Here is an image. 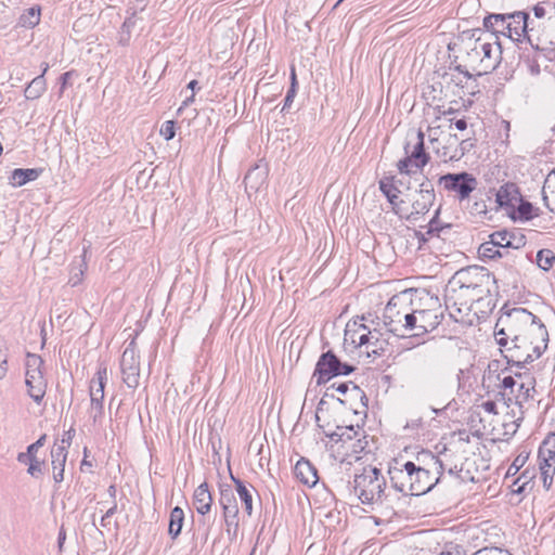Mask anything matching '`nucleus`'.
I'll return each mask as SVG.
<instances>
[{"instance_id":"56","label":"nucleus","mask_w":555,"mask_h":555,"mask_svg":"<svg viewBox=\"0 0 555 555\" xmlns=\"http://www.w3.org/2000/svg\"><path fill=\"white\" fill-rule=\"evenodd\" d=\"M356 434L353 427L345 428V430L341 434L335 433L333 436H338L339 439H341L344 436L347 437V439H352V435Z\"/></svg>"},{"instance_id":"9","label":"nucleus","mask_w":555,"mask_h":555,"mask_svg":"<svg viewBox=\"0 0 555 555\" xmlns=\"http://www.w3.org/2000/svg\"><path fill=\"white\" fill-rule=\"evenodd\" d=\"M438 184L448 193H452L460 202L468 199L477 189V179L468 172L447 173L439 178Z\"/></svg>"},{"instance_id":"63","label":"nucleus","mask_w":555,"mask_h":555,"mask_svg":"<svg viewBox=\"0 0 555 555\" xmlns=\"http://www.w3.org/2000/svg\"><path fill=\"white\" fill-rule=\"evenodd\" d=\"M543 201L545 203V205L547 206V208L552 211V212H555V206H551L550 203H548V196L547 195H544L543 196Z\"/></svg>"},{"instance_id":"32","label":"nucleus","mask_w":555,"mask_h":555,"mask_svg":"<svg viewBox=\"0 0 555 555\" xmlns=\"http://www.w3.org/2000/svg\"><path fill=\"white\" fill-rule=\"evenodd\" d=\"M478 254L481 258L495 259L504 257L507 251H501V249L489 240L479 246Z\"/></svg>"},{"instance_id":"62","label":"nucleus","mask_w":555,"mask_h":555,"mask_svg":"<svg viewBox=\"0 0 555 555\" xmlns=\"http://www.w3.org/2000/svg\"><path fill=\"white\" fill-rule=\"evenodd\" d=\"M194 101V93H192L189 98H186L183 103H182V106L179 108V112L182 109L183 106H188L190 103H192Z\"/></svg>"},{"instance_id":"47","label":"nucleus","mask_w":555,"mask_h":555,"mask_svg":"<svg viewBox=\"0 0 555 555\" xmlns=\"http://www.w3.org/2000/svg\"><path fill=\"white\" fill-rule=\"evenodd\" d=\"M449 121V129H452L453 126L455 127V129L460 130V131H464L467 129V121L464 119V118H461V119H457L455 121H453V119H448Z\"/></svg>"},{"instance_id":"46","label":"nucleus","mask_w":555,"mask_h":555,"mask_svg":"<svg viewBox=\"0 0 555 555\" xmlns=\"http://www.w3.org/2000/svg\"><path fill=\"white\" fill-rule=\"evenodd\" d=\"M183 522H169L168 527V533L171 535L172 539H176L181 530H182Z\"/></svg>"},{"instance_id":"27","label":"nucleus","mask_w":555,"mask_h":555,"mask_svg":"<svg viewBox=\"0 0 555 555\" xmlns=\"http://www.w3.org/2000/svg\"><path fill=\"white\" fill-rule=\"evenodd\" d=\"M492 377H494L495 379H498L500 382V387L504 390V395L515 396V393L517 391V390H515V387L518 388V385H519L518 380L515 377H513L511 375H504L503 377H501L500 374L494 375L491 372H488L487 375H483V383L486 382L487 378L489 380H491Z\"/></svg>"},{"instance_id":"36","label":"nucleus","mask_w":555,"mask_h":555,"mask_svg":"<svg viewBox=\"0 0 555 555\" xmlns=\"http://www.w3.org/2000/svg\"><path fill=\"white\" fill-rule=\"evenodd\" d=\"M541 456L555 459V433H550L542 441L539 452Z\"/></svg>"},{"instance_id":"18","label":"nucleus","mask_w":555,"mask_h":555,"mask_svg":"<svg viewBox=\"0 0 555 555\" xmlns=\"http://www.w3.org/2000/svg\"><path fill=\"white\" fill-rule=\"evenodd\" d=\"M295 477L304 485L313 487L318 480L317 468L306 459H300L294 468Z\"/></svg>"},{"instance_id":"7","label":"nucleus","mask_w":555,"mask_h":555,"mask_svg":"<svg viewBox=\"0 0 555 555\" xmlns=\"http://www.w3.org/2000/svg\"><path fill=\"white\" fill-rule=\"evenodd\" d=\"M43 360L35 353H27L25 360V384L29 397L37 403L43 399L47 390V379L43 373Z\"/></svg>"},{"instance_id":"53","label":"nucleus","mask_w":555,"mask_h":555,"mask_svg":"<svg viewBox=\"0 0 555 555\" xmlns=\"http://www.w3.org/2000/svg\"><path fill=\"white\" fill-rule=\"evenodd\" d=\"M533 15H534V17H535L537 20H539V21H540V20H543V18L545 17V15H546V10H545V8H544V7H542V5H535V7L533 8Z\"/></svg>"},{"instance_id":"61","label":"nucleus","mask_w":555,"mask_h":555,"mask_svg":"<svg viewBox=\"0 0 555 555\" xmlns=\"http://www.w3.org/2000/svg\"><path fill=\"white\" fill-rule=\"evenodd\" d=\"M83 271L80 270L79 274H75V276L70 278L69 282L73 285H76L80 281V275H82Z\"/></svg>"},{"instance_id":"6","label":"nucleus","mask_w":555,"mask_h":555,"mask_svg":"<svg viewBox=\"0 0 555 555\" xmlns=\"http://www.w3.org/2000/svg\"><path fill=\"white\" fill-rule=\"evenodd\" d=\"M434 186L429 181L420 184V189L413 194L412 203L409 205L404 199H400L396 208V215L408 221H416L420 216L429 211L435 203Z\"/></svg>"},{"instance_id":"55","label":"nucleus","mask_w":555,"mask_h":555,"mask_svg":"<svg viewBox=\"0 0 555 555\" xmlns=\"http://www.w3.org/2000/svg\"><path fill=\"white\" fill-rule=\"evenodd\" d=\"M46 439V436H41L36 442L31 443L27 449L29 451V453H33L35 454L37 452V450L39 449V447H41L43 444V441Z\"/></svg>"},{"instance_id":"50","label":"nucleus","mask_w":555,"mask_h":555,"mask_svg":"<svg viewBox=\"0 0 555 555\" xmlns=\"http://www.w3.org/2000/svg\"><path fill=\"white\" fill-rule=\"evenodd\" d=\"M75 435V430L70 428L64 434V437L61 440V443L59 446H66V449L70 446L73 437Z\"/></svg>"},{"instance_id":"3","label":"nucleus","mask_w":555,"mask_h":555,"mask_svg":"<svg viewBox=\"0 0 555 555\" xmlns=\"http://www.w3.org/2000/svg\"><path fill=\"white\" fill-rule=\"evenodd\" d=\"M393 488L404 494L422 495L427 493L437 482L428 469L406 462L402 468L393 467L389 470Z\"/></svg>"},{"instance_id":"58","label":"nucleus","mask_w":555,"mask_h":555,"mask_svg":"<svg viewBox=\"0 0 555 555\" xmlns=\"http://www.w3.org/2000/svg\"><path fill=\"white\" fill-rule=\"evenodd\" d=\"M291 87L289 88H294L296 89V86H297V80H296V73H295V68H292V73H291Z\"/></svg>"},{"instance_id":"11","label":"nucleus","mask_w":555,"mask_h":555,"mask_svg":"<svg viewBox=\"0 0 555 555\" xmlns=\"http://www.w3.org/2000/svg\"><path fill=\"white\" fill-rule=\"evenodd\" d=\"M353 371L352 365L340 362L332 351H327L319 358L313 376L317 377V384L320 385L328 382L332 377L348 375Z\"/></svg>"},{"instance_id":"5","label":"nucleus","mask_w":555,"mask_h":555,"mask_svg":"<svg viewBox=\"0 0 555 555\" xmlns=\"http://www.w3.org/2000/svg\"><path fill=\"white\" fill-rule=\"evenodd\" d=\"M385 486V477L376 467H363L361 473L354 475L353 489L363 503H371L380 499Z\"/></svg>"},{"instance_id":"41","label":"nucleus","mask_w":555,"mask_h":555,"mask_svg":"<svg viewBox=\"0 0 555 555\" xmlns=\"http://www.w3.org/2000/svg\"><path fill=\"white\" fill-rule=\"evenodd\" d=\"M42 467L43 462L39 461L38 459L31 460V463L28 466V474H30L34 477H39L42 474Z\"/></svg>"},{"instance_id":"25","label":"nucleus","mask_w":555,"mask_h":555,"mask_svg":"<svg viewBox=\"0 0 555 555\" xmlns=\"http://www.w3.org/2000/svg\"><path fill=\"white\" fill-rule=\"evenodd\" d=\"M41 170L36 168H17L11 172L10 183L13 186H22L29 181L36 180L40 176Z\"/></svg>"},{"instance_id":"15","label":"nucleus","mask_w":555,"mask_h":555,"mask_svg":"<svg viewBox=\"0 0 555 555\" xmlns=\"http://www.w3.org/2000/svg\"><path fill=\"white\" fill-rule=\"evenodd\" d=\"M120 371L122 380L129 388H137L139 386L140 361L134 339L128 344L122 352Z\"/></svg>"},{"instance_id":"40","label":"nucleus","mask_w":555,"mask_h":555,"mask_svg":"<svg viewBox=\"0 0 555 555\" xmlns=\"http://www.w3.org/2000/svg\"><path fill=\"white\" fill-rule=\"evenodd\" d=\"M489 286H481L479 288H470L464 296H469L472 301L479 300L486 293H489Z\"/></svg>"},{"instance_id":"43","label":"nucleus","mask_w":555,"mask_h":555,"mask_svg":"<svg viewBox=\"0 0 555 555\" xmlns=\"http://www.w3.org/2000/svg\"><path fill=\"white\" fill-rule=\"evenodd\" d=\"M479 409H481L482 411H485L486 413L488 414H498V411H496V403L492 400H487V401H483L481 402L479 405H478Z\"/></svg>"},{"instance_id":"4","label":"nucleus","mask_w":555,"mask_h":555,"mask_svg":"<svg viewBox=\"0 0 555 555\" xmlns=\"http://www.w3.org/2000/svg\"><path fill=\"white\" fill-rule=\"evenodd\" d=\"M414 309L405 294L395 295L386 305L383 313V322L386 328L397 335L405 336L410 333L411 325L415 322Z\"/></svg>"},{"instance_id":"51","label":"nucleus","mask_w":555,"mask_h":555,"mask_svg":"<svg viewBox=\"0 0 555 555\" xmlns=\"http://www.w3.org/2000/svg\"><path fill=\"white\" fill-rule=\"evenodd\" d=\"M184 519V513L183 509L180 507H175L171 511L170 519L169 520H183Z\"/></svg>"},{"instance_id":"26","label":"nucleus","mask_w":555,"mask_h":555,"mask_svg":"<svg viewBox=\"0 0 555 555\" xmlns=\"http://www.w3.org/2000/svg\"><path fill=\"white\" fill-rule=\"evenodd\" d=\"M235 486H236V493L238 501L242 504V508L245 511L246 516L251 515L253 511V492L255 489L253 487L248 488L246 487L241 480L234 479Z\"/></svg>"},{"instance_id":"10","label":"nucleus","mask_w":555,"mask_h":555,"mask_svg":"<svg viewBox=\"0 0 555 555\" xmlns=\"http://www.w3.org/2000/svg\"><path fill=\"white\" fill-rule=\"evenodd\" d=\"M441 125L428 128V137L435 146L436 153L443 162L457 160L463 156L461 144L464 140L460 139L456 134L449 133L447 137L439 138V129Z\"/></svg>"},{"instance_id":"57","label":"nucleus","mask_w":555,"mask_h":555,"mask_svg":"<svg viewBox=\"0 0 555 555\" xmlns=\"http://www.w3.org/2000/svg\"><path fill=\"white\" fill-rule=\"evenodd\" d=\"M65 539H66V532L64 530V527L62 526L59 531V537H57V544H59L60 550H62Z\"/></svg>"},{"instance_id":"23","label":"nucleus","mask_w":555,"mask_h":555,"mask_svg":"<svg viewBox=\"0 0 555 555\" xmlns=\"http://www.w3.org/2000/svg\"><path fill=\"white\" fill-rule=\"evenodd\" d=\"M538 464L543 487L548 490L555 475V459L538 454Z\"/></svg>"},{"instance_id":"48","label":"nucleus","mask_w":555,"mask_h":555,"mask_svg":"<svg viewBox=\"0 0 555 555\" xmlns=\"http://www.w3.org/2000/svg\"><path fill=\"white\" fill-rule=\"evenodd\" d=\"M295 95H296V89L289 88L287 93H286V96L284 99V105H283L282 111H285V109L291 107V105H292V103L294 101Z\"/></svg>"},{"instance_id":"12","label":"nucleus","mask_w":555,"mask_h":555,"mask_svg":"<svg viewBox=\"0 0 555 555\" xmlns=\"http://www.w3.org/2000/svg\"><path fill=\"white\" fill-rule=\"evenodd\" d=\"M506 37L513 41L522 42L527 40L532 47L534 41L535 24L525 12L507 14Z\"/></svg>"},{"instance_id":"14","label":"nucleus","mask_w":555,"mask_h":555,"mask_svg":"<svg viewBox=\"0 0 555 555\" xmlns=\"http://www.w3.org/2000/svg\"><path fill=\"white\" fill-rule=\"evenodd\" d=\"M417 139L418 141L411 152H409L408 145L405 146L406 156L397 163L400 173L415 175L422 171L429 162V155L424 149V133L422 131H418Z\"/></svg>"},{"instance_id":"54","label":"nucleus","mask_w":555,"mask_h":555,"mask_svg":"<svg viewBox=\"0 0 555 555\" xmlns=\"http://www.w3.org/2000/svg\"><path fill=\"white\" fill-rule=\"evenodd\" d=\"M73 75V72H66L64 73L61 77H60V82H61V90H60V94L63 93L64 89L66 88L67 83H68V79L70 78V76Z\"/></svg>"},{"instance_id":"64","label":"nucleus","mask_w":555,"mask_h":555,"mask_svg":"<svg viewBox=\"0 0 555 555\" xmlns=\"http://www.w3.org/2000/svg\"><path fill=\"white\" fill-rule=\"evenodd\" d=\"M196 86H197V81L196 80H192V81L189 82L188 88L191 89L194 92Z\"/></svg>"},{"instance_id":"22","label":"nucleus","mask_w":555,"mask_h":555,"mask_svg":"<svg viewBox=\"0 0 555 555\" xmlns=\"http://www.w3.org/2000/svg\"><path fill=\"white\" fill-rule=\"evenodd\" d=\"M507 14H490L485 17L483 26L488 30L486 34L503 35L506 37L507 31Z\"/></svg>"},{"instance_id":"38","label":"nucleus","mask_w":555,"mask_h":555,"mask_svg":"<svg viewBox=\"0 0 555 555\" xmlns=\"http://www.w3.org/2000/svg\"><path fill=\"white\" fill-rule=\"evenodd\" d=\"M159 133L166 141L173 139L176 134L175 122L172 120L165 121L160 127Z\"/></svg>"},{"instance_id":"52","label":"nucleus","mask_w":555,"mask_h":555,"mask_svg":"<svg viewBox=\"0 0 555 555\" xmlns=\"http://www.w3.org/2000/svg\"><path fill=\"white\" fill-rule=\"evenodd\" d=\"M524 462H525V459L520 457V456H517L515 459V461L513 462V464L509 466L508 468V474L512 473V470H514V473H517L518 469L524 465Z\"/></svg>"},{"instance_id":"34","label":"nucleus","mask_w":555,"mask_h":555,"mask_svg":"<svg viewBox=\"0 0 555 555\" xmlns=\"http://www.w3.org/2000/svg\"><path fill=\"white\" fill-rule=\"evenodd\" d=\"M555 262V254L551 249H541L537 254V264L544 271H548Z\"/></svg>"},{"instance_id":"19","label":"nucleus","mask_w":555,"mask_h":555,"mask_svg":"<svg viewBox=\"0 0 555 555\" xmlns=\"http://www.w3.org/2000/svg\"><path fill=\"white\" fill-rule=\"evenodd\" d=\"M53 479L61 482L64 479V467L67 459L66 446H54L51 451Z\"/></svg>"},{"instance_id":"59","label":"nucleus","mask_w":555,"mask_h":555,"mask_svg":"<svg viewBox=\"0 0 555 555\" xmlns=\"http://www.w3.org/2000/svg\"><path fill=\"white\" fill-rule=\"evenodd\" d=\"M437 230H438V228L435 225V221L431 220L429 222V227H428V230H427L426 234L431 235Z\"/></svg>"},{"instance_id":"13","label":"nucleus","mask_w":555,"mask_h":555,"mask_svg":"<svg viewBox=\"0 0 555 555\" xmlns=\"http://www.w3.org/2000/svg\"><path fill=\"white\" fill-rule=\"evenodd\" d=\"M453 281L460 285L461 295H465L470 288L489 286L490 282H495V279L487 269L474 266L459 270Z\"/></svg>"},{"instance_id":"8","label":"nucleus","mask_w":555,"mask_h":555,"mask_svg":"<svg viewBox=\"0 0 555 555\" xmlns=\"http://www.w3.org/2000/svg\"><path fill=\"white\" fill-rule=\"evenodd\" d=\"M107 382V367L100 364L89 383L90 410L89 415L94 424L104 415V389Z\"/></svg>"},{"instance_id":"16","label":"nucleus","mask_w":555,"mask_h":555,"mask_svg":"<svg viewBox=\"0 0 555 555\" xmlns=\"http://www.w3.org/2000/svg\"><path fill=\"white\" fill-rule=\"evenodd\" d=\"M413 318H415V322L410 328L412 336H422L434 331L440 324V315L436 310H414Z\"/></svg>"},{"instance_id":"30","label":"nucleus","mask_w":555,"mask_h":555,"mask_svg":"<svg viewBox=\"0 0 555 555\" xmlns=\"http://www.w3.org/2000/svg\"><path fill=\"white\" fill-rule=\"evenodd\" d=\"M47 85L43 75L35 77L25 89L26 99L35 100L38 99L44 91Z\"/></svg>"},{"instance_id":"49","label":"nucleus","mask_w":555,"mask_h":555,"mask_svg":"<svg viewBox=\"0 0 555 555\" xmlns=\"http://www.w3.org/2000/svg\"><path fill=\"white\" fill-rule=\"evenodd\" d=\"M35 459H37V457L35 456V454L29 453V451H28V450H27L26 452H22V453H20V454H18V456H17V461H18L20 463L28 464V465L31 463V460H35Z\"/></svg>"},{"instance_id":"21","label":"nucleus","mask_w":555,"mask_h":555,"mask_svg":"<svg viewBox=\"0 0 555 555\" xmlns=\"http://www.w3.org/2000/svg\"><path fill=\"white\" fill-rule=\"evenodd\" d=\"M267 176L268 171L266 168L256 166L253 169H250L244 178L246 190L253 192H258L259 190H261L266 183Z\"/></svg>"},{"instance_id":"42","label":"nucleus","mask_w":555,"mask_h":555,"mask_svg":"<svg viewBox=\"0 0 555 555\" xmlns=\"http://www.w3.org/2000/svg\"><path fill=\"white\" fill-rule=\"evenodd\" d=\"M473 555H513V554H511L506 550H502V548H498V547H491V548L485 547V548L477 551Z\"/></svg>"},{"instance_id":"24","label":"nucleus","mask_w":555,"mask_h":555,"mask_svg":"<svg viewBox=\"0 0 555 555\" xmlns=\"http://www.w3.org/2000/svg\"><path fill=\"white\" fill-rule=\"evenodd\" d=\"M211 495L208 491L207 485L203 483L197 487V489L194 492V500H193V506L194 508L201 514L205 515L209 509L211 505Z\"/></svg>"},{"instance_id":"28","label":"nucleus","mask_w":555,"mask_h":555,"mask_svg":"<svg viewBox=\"0 0 555 555\" xmlns=\"http://www.w3.org/2000/svg\"><path fill=\"white\" fill-rule=\"evenodd\" d=\"M379 190L387 197L396 212L397 205L399 204L398 193L399 190L392 184V178H385L379 181Z\"/></svg>"},{"instance_id":"33","label":"nucleus","mask_w":555,"mask_h":555,"mask_svg":"<svg viewBox=\"0 0 555 555\" xmlns=\"http://www.w3.org/2000/svg\"><path fill=\"white\" fill-rule=\"evenodd\" d=\"M384 341L380 339V334L376 328L370 327V334L367 335V345H365L366 353L377 354L378 350L383 349Z\"/></svg>"},{"instance_id":"31","label":"nucleus","mask_w":555,"mask_h":555,"mask_svg":"<svg viewBox=\"0 0 555 555\" xmlns=\"http://www.w3.org/2000/svg\"><path fill=\"white\" fill-rule=\"evenodd\" d=\"M534 380L533 378H528L527 382H520L515 393V399L518 403H522L533 398L534 389Z\"/></svg>"},{"instance_id":"2","label":"nucleus","mask_w":555,"mask_h":555,"mask_svg":"<svg viewBox=\"0 0 555 555\" xmlns=\"http://www.w3.org/2000/svg\"><path fill=\"white\" fill-rule=\"evenodd\" d=\"M502 61V47L499 37L481 34L468 43L464 65H459L460 74L466 79L492 73Z\"/></svg>"},{"instance_id":"45","label":"nucleus","mask_w":555,"mask_h":555,"mask_svg":"<svg viewBox=\"0 0 555 555\" xmlns=\"http://www.w3.org/2000/svg\"><path fill=\"white\" fill-rule=\"evenodd\" d=\"M518 211L521 217L529 219L531 218L532 205L528 202L519 205Z\"/></svg>"},{"instance_id":"35","label":"nucleus","mask_w":555,"mask_h":555,"mask_svg":"<svg viewBox=\"0 0 555 555\" xmlns=\"http://www.w3.org/2000/svg\"><path fill=\"white\" fill-rule=\"evenodd\" d=\"M513 199H516V189L514 184H506L499 190L496 201L500 205H512Z\"/></svg>"},{"instance_id":"20","label":"nucleus","mask_w":555,"mask_h":555,"mask_svg":"<svg viewBox=\"0 0 555 555\" xmlns=\"http://www.w3.org/2000/svg\"><path fill=\"white\" fill-rule=\"evenodd\" d=\"M490 241H492L499 248H514L518 249L524 245V237H516V235L506 230L496 231L492 233L490 236Z\"/></svg>"},{"instance_id":"29","label":"nucleus","mask_w":555,"mask_h":555,"mask_svg":"<svg viewBox=\"0 0 555 555\" xmlns=\"http://www.w3.org/2000/svg\"><path fill=\"white\" fill-rule=\"evenodd\" d=\"M41 10L39 7L27 9L18 18V25L24 28H33L39 24Z\"/></svg>"},{"instance_id":"39","label":"nucleus","mask_w":555,"mask_h":555,"mask_svg":"<svg viewBox=\"0 0 555 555\" xmlns=\"http://www.w3.org/2000/svg\"><path fill=\"white\" fill-rule=\"evenodd\" d=\"M221 503L224 509V517H235L237 514V506L231 504V499L229 496L223 495L221 499Z\"/></svg>"},{"instance_id":"37","label":"nucleus","mask_w":555,"mask_h":555,"mask_svg":"<svg viewBox=\"0 0 555 555\" xmlns=\"http://www.w3.org/2000/svg\"><path fill=\"white\" fill-rule=\"evenodd\" d=\"M438 555H466L462 545L455 543H447Z\"/></svg>"},{"instance_id":"17","label":"nucleus","mask_w":555,"mask_h":555,"mask_svg":"<svg viewBox=\"0 0 555 555\" xmlns=\"http://www.w3.org/2000/svg\"><path fill=\"white\" fill-rule=\"evenodd\" d=\"M361 319L349 321L345 328V341L350 343L354 348L365 347L367 345V335L370 334V326Z\"/></svg>"},{"instance_id":"44","label":"nucleus","mask_w":555,"mask_h":555,"mask_svg":"<svg viewBox=\"0 0 555 555\" xmlns=\"http://www.w3.org/2000/svg\"><path fill=\"white\" fill-rule=\"evenodd\" d=\"M459 65L455 66L453 69H451L450 76L451 80L454 81L456 85H463L466 83L469 79H466L463 77V75L460 74V70L457 69Z\"/></svg>"},{"instance_id":"1","label":"nucleus","mask_w":555,"mask_h":555,"mask_svg":"<svg viewBox=\"0 0 555 555\" xmlns=\"http://www.w3.org/2000/svg\"><path fill=\"white\" fill-rule=\"evenodd\" d=\"M494 336L507 363L517 367L539 359L548 341L545 325L525 308L503 312L496 321Z\"/></svg>"},{"instance_id":"60","label":"nucleus","mask_w":555,"mask_h":555,"mask_svg":"<svg viewBox=\"0 0 555 555\" xmlns=\"http://www.w3.org/2000/svg\"><path fill=\"white\" fill-rule=\"evenodd\" d=\"M348 388H349V387H348V384H346V383H341V384H339V385L337 386V388H336V389H337V391H339L340 393H346V392H347V390H348Z\"/></svg>"}]
</instances>
